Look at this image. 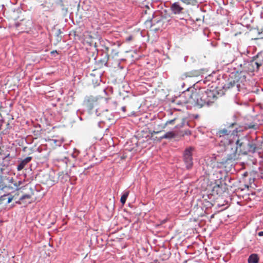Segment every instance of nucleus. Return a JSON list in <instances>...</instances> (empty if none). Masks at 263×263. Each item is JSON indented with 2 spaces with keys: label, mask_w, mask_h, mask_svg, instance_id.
I'll return each instance as SVG.
<instances>
[{
  "label": "nucleus",
  "mask_w": 263,
  "mask_h": 263,
  "mask_svg": "<svg viewBox=\"0 0 263 263\" xmlns=\"http://www.w3.org/2000/svg\"><path fill=\"white\" fill-rule=\"evenodd\" d=\"M189 97L187 102L194 103L199 107L204 106H210L217 99V96L214 91L206 90H195L188 94Z\"/></svg>",
  "instance_id": "1"
},
{
  "label": "nucleus",
  "mask_w": 263,
  "mask_h": 263,
  "mask_svg": "<svg viewBox=\"0 0 263 263\" xmlns=\"http://www.w3.org/2000/svg\"><path fill=\"white\" fill-rule=\"evenodd\" d=\"M236 148L234 152L228 156L227 160H235L237 159V152L242 155L253 154L258 149V144L256 140L249 141L246 137L240 139L237 138L236 141Z\"/></svg>",
  "instance_id": "2"
},
{
  "label": "nucleus",
  "mask_w": 263,
  "mask_h": 263,
  "mask_svg": "<svg viewBox=\"0 0 263 263\" xmlns=\"http://www.w3.org/2000/svg\"><path fill=\"white\" fill-rule=\"evenodd\" d=\"M236 123H232L228 125L227 127L219 129L216 133V136L218 138L220 144L224 146H228L236 141L237 128L235 127Z\"/></svg>",
  "instance_id": "3"
},
{
  "label": "nucleus",
  "mask_w": 263,
  "mask_h": 263,
  "mask_svg": "<svg viewBox=\"0 0 263 263\" xmlns=\"http://www.w3.org/2000/svg\"><path fill=\"white\" fill-rule=\"evenodd\" d=\"M262 57L263 53H260L257 55L256 59H253L248 62L247 64L248 70L251 72L257 71L259 67L262 65V63L260 62V59Z\"/></svg>",
  "instance_id": "4"
},
{
  "label": "nucleus",
  "mask_w": 263,
  "mask_h": 263,
  "mask_svg": "<svg viewBox=\"0 0 263 263\" xmlns=\"http://www.w3.org/2000/svg\"><path fill=\"white\" fill-rule=\"evenodd\" d=\"M193 148L189 147L186 148L183 154V162L187 169H191L193 165L192 152Z\"/></svg>",
  "instance_id": "5"
},
{
  "label": "nucleus",
  "mask_w": 263,
  "mask_h": 263,
  "mask_svg": "<svg viewBox=\"0 0 263 263\" xmlns=\"http://www.w3.org/2000/svg\"><path fill=\"white\" fill-rule=\"evenodd\" d=\"M13 181L12 177L0 175V194L5 189L11 187Z\"/></svg>",
  "instance_id": "6"
},
{
  "label": "nucleus",
  "mask_w": 263,
  "mask_h": 263,
  "mask_svg": "<svg viewBox=\"0 0 263 263\" xmlns=\"http://www.w3.org/2000/svg\"><path fill=\"white\" fill-rule=\"evenodd\" d=\"M227 184L220 182L219 184H216L213 187L212 193L218 196L222 195L227 190Z\"/></svg>",
  "instance_id": "7"
},
{
  "label": "nucleus",
  "mask_w": 263,
  "mask_h": 263,
  "mask_svg": "<svg viewBox=\"0 0 263 263\" xmlns=\"http://www.w3.org/2000/svg\"><path fill=\"white\" fill-rule=\"evenodd\" d=\"M239 85L238 84V79L237 77L234 76V77H231L228 80V82L224 85L223 89L225 90L229 89L230 88L238 86Z\"/></svg>",
  "instance_id": "8"
},
{
  "label": "nucleus",
  "mask_w": 263,
  "mask_h": 263,
  "mask_svg": "<svg viewBox=\"0 0 263 263\" xmlns=\"http://www.w3.org/2000/svg\"><path fill=\"white\" fill-rule=\"evenodd\" d=\"M202 73L201 70H193L189 72H186L182 74L180 79L182 80L187 78L198 77Z\"/></svg>",
  "instance_id": "9"
},
{
  "label": "nucleus",
  "mask_w": 263,
  "mask_h": 263,
  "mask_svg": "<svg viewBox=\"0 0 263 263\" xmlns=\"http://www.w3.org/2000/svg\"><path fill=\"white\" fill-rule=\"evenodd\" d=\"M171 9L174 14H179L182 13L184 8L180 6L179 2H177L171 5Z\"/></svg>",
  "instance_id": "10"
},
{
  "label": "nucleus",
  "mask_w": 263,
  "mask_h": 263,
  "mask_svg": "<svg viewBox=\"0 0 263 263\" xmlns=\"http://www.w3.org/2000/svg\"><path fill=\"white\" fill-rule=\"evenodd\" d=\"M179 119L178 118H175L173 120H169V121H167L163 125H158V129H160V131H153L151 133V138H153V136H154V134H158L160 132H161V130H163L165 127H166V126L167 125V124H173L175 123V121L176 120H178Z\"/></svg>",
  "instance_id": "11"
},
{
  "label": "nucleus",
  "mask_w": 263,
  "mask_h": 263,
  "mask_svg": "<svg viewBox=\"0 0 263 263\" xmlns=\"http://www.w3.org/2000/svg\"><path fill=\"white\" fill-rule=\"evenodd\" d=\"M32 157H27L22 160L17 166V170L20 171L32 160Z\"/></svg>",
  "instance_id": "12"
},
{
  "label": "nucleus",
  "mask_w": 263,
  "mask_h": 263,
  "mask_svg": "<svg viewBox=\"0 0 263 263\" xmlns=\"http://www.w3.org/2000/svg\"><path fill=\"white\" fill-rule=\"evenodd\" d=\"M70 176L68 173L63 172L59 173V179L62 182L67 181L69 179Z\"/></svg>",
  "instance_id": "13"
},
{
  "label": "nucleus",
  "mask_w": 263,
  "mask_h": 263,
  "mask_svg": "<svg viewBox=\"0 0 263 263\" xmlns=\"http://www.w3.org/2000/svg\"><path fill=\"white\" fill-rule=\"evenodd\" d=\"M31 195L29 194H25L22 196L20 198V203H30V199Z\"/></svg>",
  "instance_id": "14"
},
{
  "label": "nucleus",
  "mask_w": 263,
  "mask_h": 263,
  "mask_svg": "<svg viewBox=\"0 0 263 263\" xmlns=\"http://www.w3.org/2000/svg\"><path fill=\"white\" fill-rule=\"evenodd\" d=\"M259 258L256 254H251L248 258V263H258Z\"/></svg>",
  "instance_id": "15"
},
{
  "label": "nucleus",
  "mask_w": 263,
  "mask_h": 263,
  "mask_svg": "<svg viewBox=\"0 0 263 263\" xmlns=\"http://www.w3.org/2000/svg\"><path fill=\"white\" fill-rule=\"evenodd\" d=\"M106 52H107L106 57L102 60H101L99 62L101 63V66H103V65H105V66H107V62H108V61L109 60V55H108V51H109V48L108 47H106Z\"/></svg>",
  "instance_id": "16"
},
{
  "label": "nucleus",
  "mask_w": 263,
  "mask_h": 263,
  "mask_svg": "<svg viewBox=\"0 0 263 263\" xmlns=\"http://www.w3.org/2000/svg\"><path fill=\"white\" fill-rule=\"evenodd\" d=\"M175 133L173 132H168L160 137L159 140L162 139H171L175 137Z\"/></svg>",
  "instance_id": "17"
},
{
  "label": "nucleus",
  "mask_w": 263,
  "mask_h": 263,
  "mask_svg": "<svg viewBox=\"0 0 263 263\" xmlns=\"http://www.w3.org/2000/svg\"><path fill=\"white\" fill-rule=\"evenodd\" d=\"M128 194H129V192H126L124 193L122 195L121 199H120V201L122 204H124L125 203L126 200L128 197Z\"/></svg>",
  "instance_id": "18"
},
{
  "label": "nucleus",
  "mask_w": 263,
  "mask_h": 263,
  "mask_svg": "<svg viewBox=\"0 0 263 263\" xmlns=\"http://www.w3.org/2000/svg\"><path fill=\"white\" fill-rule=\"evenodd\" d=\"M93 101L92 99H88L85 101L86 106L88 107L90 109L93 108V104L91 103V102Z\"/></svg>",
  "instance_id": "19"
},
{
  "label": "nucleus",
  "mask_w": 263,
  "mask_h": 263,
  "mask_svg": "<svg viewBox=\"0 0 263 263\" xmlns=\"http://www.w3.org/2000/svg\"><path fill=\"white\" fill-rule=\"evenodd\" d=\"M119 51L117 49H112L111 50L110 55L112 57V58H116L118 56Z\"/></svg>",
  "instance_id": "20"
},
{
  "label": "nucleus",
  "mask_w": 263,
  "mask_h": 263,
  "mask_svg": "<svg viewBox=\"0 0 263 263\" xmlns=\"http://www.w3.org/2000/svg\"><path fill=\"white\" fill-rule=\"evenodd\" d=\"M3 156H4V159L9 158V160H10V159H12L13 158L12 157L10 156V155L9 153H5L4 152H3Z\"/></svg>",
  "instance_id": "21"
},
{
  "label": "nucleus",
  "mask_w": 263,
  "mask_h": 263,
  "mask_svg": "<svg viewBox=\"0 0 263 263\" xmlns=\"http://www.w3.org/2000/svg\"><path fill=\"white\" fill-rule=\"evenodd\" d=\"M245 128H248V129H251V128L256 129V125H255V124L248 125L247 126H246Z\"/></svg>",
  "instance_id": "22"
},
{
  "label": "nucleus",
  "mask_w": 263,
  "mask_h": 263,
  "mask_svg": "<svg viewBox=\"0 0 263 263\" xmlns=\"http://www.w3.org/2000/svg\"><path fill=\"white\" fill-rule=\"evenodd\" d=\"M178 2H181L186 4H189L190 3V0H179Z\"/></svg>",
  "instance_id": "23"
},
{
  "label": "nucleus",
  "mask_w": 263,
  "mask_h": 263,
  "mask_svg": "<svg viewBox=\"0 0 263 263\" xmlns=\"http://www.w3.org/2000/svg\"><path fill=\"white\" fill-rule=\"evenodd\" d=\"M121 110L123 112H125L126 111V106H123L121 108Z\"/></svg>",
  "instance_id": "24"
},
{
  "label": "nucleus",
  "mask_w": 263,
  "mask_h": 263,
  "mask_svg": "<svg viewBox=\"0 0 263 263\" xmlns=\"http://www.w3.org/2000/svg\"><path fill=\"white\" fill-rule=\"evenodd\" d=\"M4 150L0 147V156H3Z\"/></svg>",
  "instance_id": "25"
},
{
  "label": "nucleus",
  "mask_w": 263,
  "mask_h": 263,
  "mask_svg": "<svg viewBox=\"0 0 263 263\" xmlns=\"http://www.w3.org/2000/svg\"><path fill=\"white\" fill-rule=\"evenodd\" d=\"M258 234L259 236H263V231L259 232Z\"/></svg>",
  "instance_id": "26"
},
{
  "label": "nucleus",
  "mask_w": 263,
  "mask_h": 263,
  "mask_svg": "<svg viewBox=\"0 0 263 263\" xmlns=\"http://www.w3.org/2000/svg\"><path fill=\"white\" fill-rule=\"evenodd\" d=\"M127 41H130L132 40V36H129L128 38H127Z\"/></svg>",
  "instance_id": "27"
},
{
  "label": "nucleus",
  "mask_w": 263,
  "mask_h": 263,
  "mask_svg": "<svg viewBox=\"0 0 263 263\" xmlns=\"http://www.w3.org/2000/svg\"><path fill=\"white\" fill-rule=\"evenodd\" d=\"M111 118H110V117H106V120H111Z\"/></svg>",
  "instance_id": "28"
},
{
  "label": "nucleus",
  "mask_w": 263,
  "mask_h": 263,
  "mask_svg": "<svg viewBox=\"0 0 263 263\" xmlns=\"http://www.w3.org/2000/svg\"><path fill=\"white\" fill-rule=\"evenodd\" d=\"M61 32L60 30L59 29V30H58V34H61Z\"/></svg>",
  "instance_id": "29"
},
{
  "label": "nucleus",
  "mask_w": 263,
  "mask_h": 263,
  "mask_svg": "<svg viewBox=\"0 0 263 263\" xmlns=\"http://www.w3.org/2000/svg\"><path fill=\"white\" fill-rule=\"evenodd\" d=\"M55 52H56L57 51H53L51 52V53H55Z\"/></svg>",
  "instance_id": "30"
}]
</instances>
